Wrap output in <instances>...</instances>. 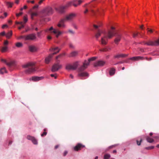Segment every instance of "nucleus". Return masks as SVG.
I'll return each instance as SVG.
<instances>
[{
	"label": "nucleus",
	"instance_id": "f257e3e1",
	"mask_svg": "<svg viewBox=\"0 0 159 159\" xmlns=\"http://www.w3.org/2000/svg\"><path fill=\"white\" fill-rule=\"evenodd\" d=\"M101 25H93V27L95 28L98 29L95 35L96 38L98 39L101 37V43L102 44L105 45L107 44L108 39L111 38L116 35V38L115 39L114 42L116 44H117L121 39V34L116 31L113 27H111V29L109 30L107 32H106L105 30L99 28Z\"/></svg>",
	"mask_w": 159,
	"mask_h": 159
},
{
	"label": "nucleus",
	"instance_id": "f03ea898",
	"mask_svg": "<svg viewBox=\"0 0 159 159\" xmlns=\"http://www.w3.org/2000/svg\"><path fill=\"white\" fill-rule=\"evenodd\" d=\"M96 58V57H93L89 59L88 60L84 61L83 63V65L79 67L78 69V76L82 77H88L89 76V75L88 73L86 72H83V71L87 67L90 61L94 60Z\"/></svg>",
	"mask_w": 159,
	"mask_h": 159
},
{
	"label": "nucleus",
	"instance_id": "7ed1b4c3",
	"mask_svg": "<svg viewBox=\"0 0 159 159\" xmlns=\"http://www.w3.org/2000/svg\"><path fill=\"white\" fill-rule=\"evenodd\" d=\"M82 1L81 0L78 1L73 0L68 2L66 5L64 6H62L59 7L57 8V10L60 13H62L64 12L65 10L68 7H70L73 5L75 7H76L78 5H80Z\"/></svg>",
	"mask_w": 159,
	"mask_h": 159
},
{
	"label": "nucleus",
	"instance_id": "20e7f679",
	"mask_svg": "<svg viewBox=\"0 0 159 159\" xmlns=\"http://www.w3.org/2000/svg\"><path fill=\"white\" fill-rule=\"evenodd\" d=\"M44 31L45 33L47 34L49 33L53 34L57 38L59 37L63 33L62 31L60 30L54 28L52 27L45 29Z\"/></svg>",
	"mask_w": 159,
	"mask_h": 159
},
{
	"label": "nucleus",
	"instance_id": "39448f33",
	"mask_svg": "<svg viewBox=\"0 0 159 159\" xmlns=\"http://www.w3.org/2000/svg\"><path fill=\"white\" fill-rule=\"evenodd\" d=\"M34 65V63L30 62L23 65V67L27 69L25 70L26 73L30 74L35 70Z\"/></svg>",
	"mask_w": 159,
	"mask_h": 159
},
{
	"label": "nucleus",
	"instance_id": "423d86ee",
	"mask_svg": "<svg viewBox=\"0 0 159 159\" xmlns=\"http://www.w3.org/2000/svg\"><path fill=\"white\" fill-rule=\"evenodd\" d=\"M50 50L52 52H53L52 54H50L45 59V62L46 64H48L50 62L53 56L59 52L60 49L57 47L52 48L50 49Z\"/></svg>",
	"mask_w": 159,
	"mask_h": 159
},
{
	"label": "nucleus",
	"instance_id": "0eeeda50",
	"mask_svg": "<svg viewBox=\"0 0 159 159\" xmlns=\"http://www.w3.org/2000/svg\"><path fill=\"white\" fill-rule=\"evenodd\" d=\"M80 64V61H76L72 64H67L66 66V69L67 70H76Z\"/></svg>",
	"mask_w": 159,
	"mask_h": 159
},
{
	"label": "nucleus",
	"instance_id": "6e6552de",
	"mask_svg": "<svg viewBox=\"0 0 159 159\" xmlns=\"http://www.w3.org/2000/svg\"><path fill=\"white\" fill-rule=\"evenodd\" d=\"M84 7L85 8V10L84 11V13L86 14L89 11H90L93 14H96L97 11H94L92 9V8L94 7V6L91 3L86 4L84 6Z\"/></svg>",
	"mask_w": 159,
	"mask_h": 159
},
{
	"label": "nucleus",
	"instance_id": "1a4fd4ad",
	"mask_svg": "<svg viewBox=\"0 0 159 159\" xmlns=\"http://www.w3.org/2000/svg\"><path fill=\"white\" fill-rule=\"evenodd\" d=\"M76 16V14L75 13H71L66 15L64 18L67 21H69L72 20Z\"/></svg>",
	"mask_w": 159,
	"mask_h": 159
},
{
	"label": "nucleus",
	"instance_id": "9d476101",
	"mask_svg": "<svg viewBox=\"0 0 159 159\" xmlns=\"http://www.w3.org/2000/svg\"><path fill=\"white\" fill-rule=\"evenodd\" d=\"M1 61L2 62L6 64V65L9 67H14L15 65V63L14 61H10L8 62L6 59L2 58L1 59Z\"/></svg>",
	"mask_w": 159,
	"mask_h": 159
},
{
	"label": "nucleus",
	"instance_id": "9b49d317",
	"mask_svg": "<svg viewBox=\"0 0 159 159\" xmlns=\"http://www.w3.org/2000/svg\"><path fill=\"white\" fill-rule=\"evenodd\" d=\"M66 21H67L64 18L60 20L57 24V26L60 28H65L66 27V25L65 23Z\"/></svg>",
	"mask_w": 159,
	"mask_h": 159
},
{
	"label": "nucleus",
	"instance_id": "f8f14e48",
	"mask_svg": "<svg viewBox=\"0 0 159 159\" xmlns=\"http://www.w3.org/2000/svg\"><path fill=\"white\" fill-rule=\"evenodd\" d=\"M145 44L148 45L150 46H157L159 45V39L154 41H149L145 43Z\"/></svg>",
	"mask_w": 159,
	"mask_h": 159
},
{
	"label": "nucleus",
	"instance_id": "ddd939ff",
	"mask_svg": "<svg viewBox=\"0 0 159 159\" xmlns=\"http://www.w3.org/2000/svg\"><path fill=\"white\" fill-rule=\"evenodd\" d=\"M36 39L35 34H34L26 35L25 40H34Z\"/></svg>",
	"mask_w": 159,
	"mask_h": 159
},
{
	"label": "nucleus",
	"instance_id": "4468645a",
	"mask_svg": "<svg viewBox=\"0 0 159 159\" xmlns=\"http://www.w3.org/2000/svg\"><path fill=\"white\" fill-rule=\"evenodd\" d=\"M61 65L59 63L55 64L52 67V71L55 72L57 71L58 69L61 67Z\"/></svg>",
	"mask_w": 159,
	"mask_h": 159
},
{
	"label": "nucleus",
	"instance_id": "2eb2a0df",
	"mask_svg": "<svg viewBox=\"0 0 159 159\" xmlns=\"http://www.w3.org/2000/svg\"><path fill=\"white\" fill-rule=\"evenodd\" d=\"M146 59L147 60H148L147 58L144 57H143L137 56L134 57L129 58L130 60L133 61H138L139 60H143Z\"/></svg>",
	"mask_w": 159,
	"mask_h": 159
},
{
	"label": "nucleus",
	"instance_id": "dca6fc26",
	"mask_svg": "<svg viewBox=\"0 0 159 159\" xmlns=\"http://www.w3.org/2000/svg\"><path fill=\"white\" fill-rule=\"evenodd\" d=\"M105 63V62L103 61L100 60L98 61L94 64V66L95 67L102 66H103Z\"/></svg>",
	"mask_w": 159,
	"mask_h": 159
},
{
	"label": "nucleus",
	"instance_id": "f3484780",
	"mask_svg": "<svg viewBox=\"0 0 159 159\" xmlns=\"http://www.w3.org/2000/svg\"><path fill=\"white\" fill-rule=\"evenodd\" d=\"M44 12L48 15L52 14L53 12V10L51 7H48L44 10Z\"/></svg>",
	"mask_w": 159,
	"mask_h": 159
},
{
	"label": "nucleus",
	"instance_id": "a211bd4d",
	"mask_svg": "<svg viewBox=\"0 0 159 159\" xmlns=\"http://www.w3.org/2000/svg\"><path fill=\"white\" fill-rule=\"evenodd\" d=\"M84 147V145H83L79 143L74 147V149L75 151H78L83 148Z\"/></svg>",
	"mask_w": 159,
	"mask_h": 159
},
{
	"label": "nucleus",
	"instance_id": "6ab92c4d",
	"mask_svg": "<svg viewBox=\"0 0 159 159\" xmlns=\"http://www.w3.org/2000/svg\"><path fill=\"white\" fill-rule=\"evenodd\" d=\"M27 139L29 140H30L32 141L33 143L35 144H37V140L34 137L28 135L27 136Z\"/></svg>",
	"mask_w": 159,
	"mask_h": 159
},
{
	"label": "nucleus",
	"instance_id": "aec40b11",
	"mask_svg": "<svg viewBox=\"0 0 159 159\" xmlns=\"http://www.w3.org/2000/svg\"><path fill=\"white\" fill-rule=\"evenodd\" d=\"M29 48L30 51L32 52H36L37 50V48L34 45H30L29 47Z\"/></svg>",
	"mask_w": 159,
	"mask_h": 159
},
{
	"label": "nucleus",
	"instance_id": "412c9836",
	"mask_svg": "<svg viewBox=\"0 0 159 159\" xmlns=\"http://www.w3.org/2000/svg\"><path fill=\"white\" fill-rule=\"evenodd\" d=\"M43 79V77H38V76H34L32 77L31 78V80L34 81H37Z\"/></svg>",
	"mask_w": 159,
	"mask_h": 159
},
{
	"label": "nucleus",
	"instance_id": "4be33fe9",
	"mask_svg": "<svg viewBox=\"0 0 159 159\" xmlns=\"http://www.w3.org/2000/svg\"><path fill=\"white\" fill-rule=\"evenodd\" d=\"M16 24H20V26H19L18 27V29L19 30H20L24 27V24L23 22H16Z\"/></svg>",
	"mask_w": 159,
	"mask_h": 159
},
{
	"label": "nucleus",
	"instance_id": "5701e85b",
	"mask_svg": "<svg viewBox=\"0 0 159 159\" xmlns=\"http://www.w3.org/2000/svg\"><path fill=\"white\" fill-rule=\"evenodd\" d=\"M78 54V52L76 51H74L70 53L69 56V57H74L76 56Z\"/></svg>",
	"mask_w": 159,
	"mask_h": 159
},
{
	"label": "nucleus",
	"instance_id": "b1692460",
	"mask_svg": "<svg viewBox=\"0 0 159 159\" xmlns=\"http://www.w3.org/2000/svg\"><path fill=\"white\" fill-rule=\"evenodd\" d=\"M127 56V55L124 54H118L114 56L115 58H119L120 57H125Z\"/></svg>",
	"mask_w": 159,
	"mask_h": 159
},
{
	"label": "nucleus",
	"instance_id": "393cba45",
	"mask_svg": "<svg viewBox=\"0 0 159 159\" xmlns=\"http://www.w3.org/2000/svg\"><path fill=\"white\" fill-rule=\"evenodd\" d=\"M115 72V69L114 68H111L109 71V74L111 75H114Z\"/></svg>",
	"mask_w": 159,
	"mask_h": 159
},
{
	"label": "nucleus",
	"instance_id": "a878e982",
	"mask_svg": "<svg viewBox=\"0 0 159 159\" xmlns=\"http://www.w3.org/2000/svg\"><path fill=\"white\" fill-rule=\"evenodd\" d=\"M38 13L37 12H33L31 13V18L32 19H33L34 18L35 16H38Z\"/></svg>",
	"mask_w": 159,
	"mask_h": 159
},
{
	"label": "nucleus",
	"instance_id": "bb28decb",
	"mask_svg": "<svg viewBox=\"0 0 159 159\" xmlns=\"http://www.w3.org/2000/svg\"><path fill=\"white\" fill-rule=\"evenodd\" d=\"M7 71L6 70L5 68L3 67L0 70V73L1 74H3L4 73H6Z\"/></svg>",
	"mask_w": 159,
	"mask_h": 159
},
{
	"label": "nucleus",
	"instance_id": "cd10ccee",
	"mask_svg": "<svg viewBox=\"0 0 159 159\" xmlns=\"http://www.w3.org/2000/svg\"><path fill=\"white\" fill-rule=\"evenodd\" d=\"M12 35V32L11 31H10L8 33H7V34H6V37L7 38L9 39L11 36Z\"/></svg>",
	"mask_w": 159,
	"mask_h": 159
},
{
	"label": "nucleus",
	"instance_id": "c85d7f7f",
	"mask_svg": "<svg viewBox=\"0 0 159 159\" xmlns=\"http://www.w3.org/2000/svg\"><path fill=\"white\" fill-rule=\"evenodd\" d=\"M7 48H8L7 46H4L2 48L1 51L3 52H5L7 51Z\"/></svg>",
	"mask_w": 159,
	"mask_h": 159
},
{
	"label": "nucleus",
	"instance_id": "c756f323",
	"mask_svg": "<svg viewBox=\"0 0 159 159\" xmlns=\"http://www.w3.org/2000/svg\"><path fill=\"white\" fill-rule=\"evenodd\" d=\"M25 37H26V35H20V36L17 37V38L18 39H19V40L23 39L24 40H25Z\"/></svg>",
	"mask_w": 159,
	"mask_h": 159
},
{
	"label": "nucleus",
	"instance_id": "7c9ffc66",
	"mask_svg": "<svg viewBox=\"0 0 159 159\" xmlns=\"http://www.w3.org/2000/svg\"><path fill=\"white\" fill-rule=\"evenodd\" d=\"M147 140L148 142L150 143H152L153 141V139L149 137H147Z\"/></svg>",
	"mask_w": 159,
	"mask_h": 159
},
{
	"label": "nucleus",
	"instance_id": "2f4dec72",
	"mask_svg": "<svg viewBox=\"0 0 159 159\" xmlns=\"http://www.w3.org/2000/svg\"><path fill=\"white\" fill-rule=\"evenodd\" d=\"M7 6L8 7H12L13 4V2H7L6 3Z\"/></svg>",
	"mask_w": 159,
	"mask_h": 159
},
{
	"label": "nucleus",
	"instance_id": "473e14b6",
	"mask_svg": "<svg viewBox=\"0 0 159 159\" xmlns=\"http://www.w3.org/2000/svg\"><path fill=\"white\" fill-rule=\"evenodd\" d=\"M23 21L24 24H25L27 21H28V18H27V16L26 15L25 16L23 17Z\"/></svg>",
	"mask_w": 159,
	"mask_h": 159
},
{
	"label": "nucleus",
	"instance_id": "72a5a7b5",
	"mask_svg": "<svg viewBox=\"0 0 159 159\" xmlns=\"http://www.w3.org/2000/svg\"><path fill=\"white\" fill-rule=\"evenodd\" d=\"M22 44L20 42H18L16 44V46L18 48L21 47H22Z\"/></svg>",
	"mask_w": 159,
	"mask_h": 159
},
{
	"label": "nucleus",
	"instance_id": "f704fd0d",
	"mask_svg": "<svg viewBox=\"0 0 159 159\" xmlns=\"http://www.w3.org/2000/svg\"><path fill=\"white\" fill-rule=\"evenodd\" d=\"M110 157V155L108 154H106L104 156V159H108Z\"/></svg>",
	"mask_w": 159,
	"mask_h": 159
},
{
	"label": "nucleus",
	"instance_id": "c9c22d12",
	"mask_svg": "<svg viewBox=\"0 0 159 159\" xmlns=\"http://www.w3.org/2000/svg\"><path fill=\"white\" fill-rule=\"evenodd\" d=\"M139 139H140V142H139L138 140H137V144L138 145H140L142 141V139L141 138H140V137L139 138Z\"/></svg>",
	"mask_w": 159,
	"mask_h": 159
},
{
	"label": "nucleus",
	"instance_id": "e433bc0d",
	"mask_svg": "<svg viewBox=\"0 0 159 159\" xmlns=\"http://www.w3.org/2000/svg\"><path fill=\"white\" fill-rule=\"evenodd\" d=\"M46 129H44V132L41 134V136L43 137L46 135L47 133L46 132Z\"/></svg>",
	"mask_w": 159,
	"mask_h": 159
},
{
	"label": "nucleus",
	"instance_id": "4c0bfd02",
	"mask_svg": "<svg viewBox=\"0 0 159 159\" xmlns=\"http://www.w3.org/2000/svg\"><path fill=\"white\" fill-rule=\"evenodd\" d=\"M43 31H41L40 32H38L37 33V36L39 37H40L41 36V34L42 33Z\"/></svg>",
	"mask_w": 159,
	"mask_h": 159
},
{
	"label": "nucleus",
	"instance_id": "58836bf2",
	"mask_svg": "<svg viewBox=\"0 0 159 159\" xmlns=\"http://www.w3.org/2000/svg\"><path fill=\"white\" fill-rule=\"evenodd\" d=\"M8 44V42L7 40H5L4 43V45L5 46H7Z\"/></svg>",
	"mask_w": 159,
	"mask_h": 159
},
{
	"label": "nucleus",
	"instance_id": "ea45409f",
	"mask_svg": "<svg viewBox=\"0 0 159 159\" xmlns=\"http://www.w3.org/2000/svg\"><path fill=\"white\" fill-rule=\"evenodd\" d=\"M51 76L52 77H54L55 79H56L57 77V75L56 74H51Z\"/></svg>",
	"mask_w": 159,
	"mask_h": 159
},
{
	"label": "nucleus",
	"instance_id": "a19ab883",
	"mask_svg": "<svg viewBox=\"0 0 159 159\" xmlns=\"http://www.w3.org/2000/svg\"><path fill=\"white\" fill-rule=\"evenodd\" d=\"M22 14H23L22 12H21L19 13L16 14V15L17 17H19V16L21 15Z\"/></svg>",
	"mask_w": 159,
	"mask_h": 159
},
{
	"label": "nucleus",
	"instance_id": "79ce46f5",
	"mask_svg": "<svg viewBox=\"0 0 159 159\" xmlns=\"http://www.w3.org/2000/svg\"><path fill=\"white\" fill-rule=\"evenodd\" d=\"M6 33L4 31L0 33V35L2 36H6Z\"/></svg>",
	"mask_w": 159,
	"mask_h": 159
},
{
	"label": "nucleus",
	"instance_id": "37998d69",
	"mask_svg": "<svg viewBox=\"0 0 159 159\" xmlns=\"http://www.w3.org/2000/svg\"><path fill=\"white\" fill-rule=\"evenodd\" d=\"M65 55V53H63L62 54H60V55L57 56L56 57V59H57L58 58L60 57H61L62 56H64Z\"/></svg>",
	"mask_w": 159,
	"mask_h": 159
},
{
	"label": "nucleus",
	"instance_id": "c03bdc74",
	"mask_svg": "<svg viewBox=\"0 0 159 159\" xmlns=\"http://www.w3.org/2000/svg\"><path fill=\"white\" fill-rule=\"evenodd\" d=\"M47 38L48 40H51L52 39V37L51 36H50L49 35H48L47 36Z\"/></svg>",
	"mask_w": 159,
	"mask_h": 159
},
{
	"label": "nucleus",
	"instance_id": "a18cd8bd",
	"mask_svg": "<svg viewBox=\"0 0 159 159\" xmlns=\"http://www.w3.org/2000/svg\"><path fill=\"white\" fill-rule=\"evenodd\" d=\"M27 8V7L25 5L24 6L23 8H21L20 9V11H22L23 9H26Z\"/></svg>",
	"mask_w": 159,
	"mask_h": 159
},
{
	"label": "nucleus",
	"instance_id": "49530a36",
	"mask_svg": "<svg viewBox=\"0 0 159 159\" xmlns=\"http://www.w3.org/2000/svg\"><path fill=\"white\" fill-rule=\"evenodd\" d=\"M138 34V33L137 32L136 33H134L133 34V37H136L137 36Z\"/></svg>",
	"mask_w": 159,
	"mask_h": 159
},
{
	"label": "nucleus",
	"instance_id": "de8ad7c7",
	"mask_svg": "<svg viewBox=\"0 0 159 159\" xmlns=\"http://www.w3.org/2000/svg\"><path fill=\"white\" fill-rule=\"evenodd\" d=\"M148 33H151L152 32V30H149L148 29Z\"/></svg>",
	"mask_w": 159,
	"mask_h": 159
},
{
	"label": "nucleus",
	"instance_id": "09e8293b",
	"mask_svg": "<svg viewBox=\"0 0 159 159\" xmlns=\"http://www.w3.org/2000/svg\"><path fill=\"white\" fill-rule=\"evenodd\" d=\"M7 27V25H4L2 26V29H4L5 27Z\"/></svg>",
	"mask_w": 159,
	"mask_h": 159
},
{
	"label": "nucleus",
	"instance_id": "8fccbe9b",
	"mask_svg": "<svg viewBox=\"0 0 159 159\" xmlns=\"http://www.w3.org/2000/svg\"><path fill=\"white\" fill-rule=\"evenodd\" d=\"M154 147L153 146H151L147 148V149H152Z\"/></svg>",
	"mask_w": 159,
	"mask_h": 159
},
{
	"label": "nucleus",
	"instance_id": "3c124183",
	"mask_svg": "<svg viewBox=\"0 0 159 159\" xmlns=\"http://www.w3.org/2000/svg\"><path fill=\"white\" fill-rule=\"evenodd\" d=\"M44 1V0H40L39 2V4H41L42 3V2Z\"/></svg>",
	"mask_w": 159,
	"mask_h": 159
},
{
	"label": "nucleus",
	"instance_id": "603ef678",
	"mask_svg": "<svg viewBox=\"0 0 159 159\" xmlns=\"http://www.w3.org/2000/svg\"><path fill=\"white\" fill-rule=\"evenodd\" d=\"M19 0H15V2L17 4H18L19 2Z\"/></svg>",
	"mask_w": 159,
	"mask_h": 159
},
{
	"label": "nucleus",
	"instance_id": "864d4df0",
	"mask_svg": "<svg viewBox=\"0 0 159 159\" xmlns=\"http://www.w3.org/2000/svg\"><path fill=\"white\" fill-rule=\"evenodd\" d=\"M69 32L70 33H71V34H74V32L73 31H72V30H69Z\"/></svg>",
	"mask_w": 159,
	"mask_h": 159
},
{
	"label": "nucleus",
	"instance_id": "5fc2aeb1",
	"mask_svg": "<svg viewBox=\"0 0 159 159\" xmlns=\"http://www.w3.org/2000/svg\"><path fill=\"white\" fill-rule=\"evenodd\" d=\"M70 77L71 79H73L74 78V76L71 74L70 75Z\"/></svg>",
	"mask_w": 159,
	"mask_h": 159
},
{
	"label": "nucleus",
	"instance_id": "6e6d98bb",
	"mask_svg": "<svg viewBox=\"0 0 159 159\" xmlns=\"http://www.w3.org/2000/svg\"><path fill=\"white\" fill-rule=\"evenodd\" d=\"M67 151H65L63 155L64 156H66L67 154Z\"/></svg>",
	"mask_w": 159,
	"mask_h": 159
},
{
	"label": "nucleus",
	"instance_id": "4d7b16f0",
	"mask_svg": "<svg viewBox=\"0 0 159 159\" xmlns=\"http://www.w3.org/2000/svg\"><path fill=\"white\" fill-rule=\"evenodd\" d=\"M69 47L70 48H73V46L72 44H70L69 45Z\"/></svg>",
	"mask_w": 159,
	"mask_h": 159
},
{
	"label": "nucleus",
	"instance_id": "13d9d810",
	"mask_svg": "<svg viewBox=\"0 0 159 159\" xmlns=\"http://www.w3.org/2000/svg\"><path fill=\"white\" fill-rule=\"evenodd\" d=\"M38 7V5H36L33 7V8L34 9V8H37Z\"/></svg>",
	"mask_w": 159,
	"mask_h": 159
},
{
	"label": "nucleus",
	"instance_id": "bf43d9fd",
	"mask_svg": "<svg viewBox=\"0 0 159 159\" xmlns=\"http://www.w3.org/2000/svg\"><path fill=\"white\" fill-rule=\"evenodd\" d=\"M4 14L5 17H6L7 15V13L6 12H5Z\"/></svg>",
	"mask_w": 159,
	"mask_h": 159
},
{
	"label": "nucleus",
	"instance_id": "052dcab7",
	"mask_svg": "<svg viewBox=\"0 0 159 159\" xmlns=\"http://www.w3.org/2000/svg\"><path fill=\"white\" fill-rule=\"evenodd\" d=\"M140 28L142 30H143V25H142L141 26H140Z\"/></svg>",
	"mask_w": 159,
	"mask_h": 159
},
{
	"label": "nucleus",
	"instance_id": "680f3d73",
	"mask_svg": "<svg viewBox=\"0 0 159 159\" xmlns=\"http://www.w3.org/2000/svg\"><path fill=\"white\" fill-rule=\"evenodd\" d=\"M58 147H59V145H57L55 146V149H57Z\"/></svg>",
	"mask_w": 159,
	"mask_h": 159
},
{
	"label": "nucleus",
	"instance_id": "e2e57ef3",
	"mask_svg": "<svg viewBox=\"0 0 159 159\" xmlns=\"http://www.w3.org/2000/svg\"><path fill=\"white\" fill-rule=\"evenodd\" d=\"M34 0H32L31 1V2L32 3H34Z\"/></svg>",
	"mask_w": 159,
	"mask_h": 159
},
{
	"label": "nucleus",
	"instance_id": "0e129e2a",
	"mask_svg": "<svg viewBox=\"0 0 159 159\" xmlns=\"http://www.w3.org/2000/svg\"><path fill=\"white\" fill-rule=\"evenodd\" d=\"M27 2L28 3L31 2V1L29 0H27Z\"/></svg>",
	"mask_w": 159,
	"mask_h": 159
},
{
	"label": "nucleus",
	"instance_id": "69168bd1",
	"mask_svg": "<svg viewBox=\"0 0 159 159\" xmlns=\"http://www.w3.org/2000/svg\"><path fill=\"white\" fill-rule=\"evenodd\" d=\"M116 152V151L115 150H114L113 151V153H115Z\"/></svg>",
	"mask_w": 159,
	"mask_h": 159
},
{
	"label": "nucleus",
	"instance_id": "338daca9",
	"mask_svg": "<svg viewBox=\"0 0 159 159\" xmlns=\"http://www.w3.org/2000/svg\"><path fill=\"white\" fill-rule=\"evenodd\" d=\"M102 51H107V50H106L105 49H104Z\"/></svg>",
	"mask_w": 159,
	"mask_h": 159
},
{
	"label": "nucleus",
	"instance_id": "774afa93",
	"mask_svg": "<svg viewBox=\"0 0 159 159\" xmlns=\"http://www.w3.org/2000/svg\"><path fill=\"white\" fill-rule=\"evenodd\" d=\"M157 148H159V144H158L157 145Z\"/></svg>",
	"mask_w": 159,
	"mask_h": 159
}]
</instances>
